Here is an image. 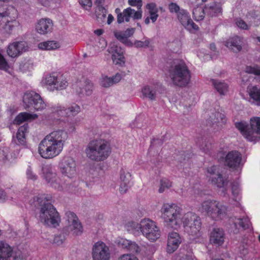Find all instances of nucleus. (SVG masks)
I'll list each match as a JSON object with an SVG mask.
<instances>
[{"label":"nucleus","mask_w":260,"mask_h":260,"mask_svg":"<svg viewBox=\"0 0 260 260\" xmlns=\"http://www.w3.org/2000/svg\"><path fill=\"white\" fill-rule=\"evenodd\" d=\"M9 66L4 56L0 53V69L7 71L9 69Z\"/></svg>","instance_id":"5fc2aeb1"},{"label":"nucleus","mask_w":260,"mask_h":260,"mask_svg":"<svg viewBox=\"0 0 260 260\" xmlns=\"http://www.w3.org/2000/svg\"><path fill=\"white\" fill-rule=\"evenodd\" d=\"M252 242L247 239H244L239 246L240 253L245 256L247 255L251 248Z\"/></svg>","instance_id":"4c0bfd02"},{"label":"nucleus","mask_w":260,"mask_h":260,"mask_svg":"<svg viewBox=\"0 0 260 260\" xmlns=\"http://www.w3.org/2000/svg\"><path fill=\"white\" fill-rule=\"evenodd\" d=\"M225 239V233L223 230L219 228H214L212 229L210 235V242L211 243L221 245Z\"/></svg>","instance_id":"5701e85b"},{"label":"nucleus","mask_w":260,"mask_h":260,"mask_svg":"<svg viewBox=\"0 0 260 260\" xmlns=\"http://www.w3.org/2000/svg\"><path fill=\"white\" fill-rule=\"evenodd\" d=\"M199 210L215 220L223 219L226 216L227 208L222 203L215 200L203 202Z\"/></svg>","instance_id":"0eeeda50"},{"label":"nucleus","mask_w":260,"mask_h":260,"mask_svg":"<svg viewBox=\"0 0 260 260\" xmlns=\"http://www.w3.org/2000/svg\"><path fill=\"white\" fill-rule=\"evenodd\" d=\"M66 236L64 233H60L54 237L53 243L57 246L62 245L66 241Z\"/></svg>","instance_id":"3c124183"},{"label":"nucleus","mask_w":260,"mask_h":260,"mask_svg":"<svg viewBox=\"0 0 260 260\" xmlns=\"http://www.w3.org/2000/svg\"><path fill=\"white\" fill-rule=\"evenodd\" d=\"M192 14L196 21H200L204 19L205 13L204 9L201 7H198L193 9Z\"/></svg>","instance_id":"a18cd8bd"},{"label":"nucleus","mask_w":260,"mask_h":260,"mask_svg":"<svg viewBox=\"0 0 260 260\" xmlns=\"http://www.w3.org/2000/svg\"><path fill=\"white\" fill-rule=\"evenodd\" d=\"M108 52L112 55V59L115 64L123 66L125 64V58L121 47L115 43H111L108 49Z\"/></svg>","instance_id":"aec40b11"},{"label":"nucleus","mask_w":260,"mask_h":260,"mask_svg":"<svg viewBox=\"0 0 260 260\" xmlns=\"http://www.w3.org/2000/svg\"><path fill=\"white\" fill-rule=\"evenodd\" d=\"M27 50L28 46L25 42L16 41L9 44L7 48V53L9 56L16 57Z\"/></svg>","instance_id":"f3484780"},{"label":"nucleus","mask_w":260,"mask_h":260,"mask_svg":"<svg viewBox=\"0 0 260 260\" xmlns=\"http://www.w3.org/2000/svg\"><path fill=\"white\" fill-rule=\"evenodd\" d=\"M235 224L236 225L239 224L240 226L244 229H248L251 225V222L248 217L236 219Z\"/></svg>","instance_id":"49530a36"},{"label":"nucleus","mask_w":260,"mask_h":260,"mask_svg":"<svg viewBox=\"0 0 260 260\" xmlns=\"http://www.w3.org/2000/svg\"><path fill=\"white\" fill-rule=\"evenodd\" d=\"M161 216L166 226L174 230L183 224L185 231L189 235H197L201 229L200 218L192 212L183 214L181 208L175 204L165 203L161 209Z\"/></svg>","instance_id":"f257e3e1"},{"label":"nucleus","mask_w":260,"mask_h":260,"mask_svg":"<svg viewBox=\"0 0 260 260\" xmlns=\"http://www.w3.org/2000/svg\"><path fill=\"white\" fill-rule=\"evenodd\" d=\"M135 31V29L134 28H127L126 30L123 31V34L126 39H128L129 37H131L134 34Z\"/></svg>","instance_id":"69168bd1"},{"label":"nucleus","mask_w":260,"mask_h":260,"mask_svg":"<svg viewBox=\"0 0 260 260\" xmlns=\"http://www.w3.org/2000/svg\"><path fill=\"white\" fill-rule=\"evenodd\" d=\"M25 256L19 250H13L7 243L0 241V260H23Z\"/></svg>","instance_id":"ddd939ff"},{"label":"nucleus","mask_w":260,"mask_h":260,"mask_svg":"<svg viewBox=\"0 0 260 260\" xmlns=\"http://www.w3.org/2000/svg\"><path fill=\"white\" fill-rule=\"evenodd\" d=\"M168 73L172 83L175 86L185 87L190 81V71L183 61H175L169 67Z\"/></svg>","instance_id":"39448f33"},{"label":"nucleus","mask_w":260,"mask_h":260,"mask_svg":"<svg viewBox=\"0 0 260 260\" xmlns=\"http://www.w3.org/2000/svg\"><path fill=\"white\" fill-rule=\"evenodd\" d=\"M66 109V116L68 117L75 116L81 111L80 107L76 104H73Z\"/></svg>","instance_id":"ea45409f"},{"label":"nucleus","mask_w":260,"mask_h":260,"mask_svg":"<svg viewBox=\"0 0 260 260\" xmlns=\"http://www.w3.org/2000/svg\"><path fill=\"white\" fill-rule=\"evenodd\" d=\"M79 3L83 7H88L90 8L92 6L91 0H79Z\"/></svg>","instance_id":"338daca9"},{"label":"nucleus","mask_w":260,"mask_h":260,"mask_svg":"<svg viewBox=\"0 0 260 260\" xmlns=\"http://www.w3.org/2000/svg\"><path fill=\"white\" fill-rule=\"evenodd\" d=\"M105 0H95V3L99 7L100 10L105 11L103 5H104Z\"/></svg>","instance_id":"774afa93"},{"label":"nucleus","mask_w":260,"mask_h":260,"mask_svg":"<svg viewBox=\"0 0 260 260\" xmlns=\"http://www.w3.org/2000/svg\"><path fill=\"white\" fill-rule=\"evenodd\" d=\"M75 88L79 95H89L92 92L93 84L89 80H85L77 83Z\"/></svg>","instance_id":"b1692460"},{"label":"nucleus","mask_w":260,"mask_h":260,"mask_svg":"<svg viewBox=\"0 0 260 260\" xmlns=\"http://www.w3.org/2000/svg\"><path fill=\"white\" fill-rule=\"evenodd\" d=\"M245 72L248 74L255 75L260 79V67L257 65L247 66Z\"/></svg>","instance_id":"09e8293b"},{"label":"nucleus","mask_w":260,"mask_h":260,"mask_svg":"<svg viewBox=\"0 0 260 260\" xmlns=\"http://www.w3.org/2000/svg\"><path fill=\"white\" fill-rule=\"evenodd\" d=\"M172 186V182L166 178H163L160 181V186L158 189L159 193H162L167 189H169Z\"/></svg>","instance_id":"de8ad7c7"},{"label":"nucleus","mask_w":260,"mask_h":260,"mask_svg":"<svg viewBox=\"0 0 260 260\" xmlns=\"http://www.w3.org/2000/svg\"><path fill=\"white\" fill-rule=\"evenodd\" d=\"M42 172L44 178L51 186L57 190L62 189L60 179L51 166H44L42 167Z\"/></svg>","instance_id":"dca6fc26"},{"label":"nucleus","mask_w":260,"mask_h":260,"mask_svg":"<svg viewBox=\"0 0 260 260\" xmlns=\"http://www.w3.org/2000/svg\"><path fill=\"white\" fill-rule=\"evenodd\" d=\"M122 76L119 73L116 74L114 76L109 77L108 76H103L100 80V84L101 86L104 88H109L114 84L120 82L121 80Z\"/></svg>","instance_id":"cd10ccee"},{"label":"nucleus","mask_w":260,"mask_h":260,"mask_svg":"<svg viewBox=\"0 0 260 260\" xmlns=\"http://www.w3.org/2000/svg\"><path fill=\"white\" fill-rule=\"evenodd\" d=\"M210 181L212 185L218 188H222V192L225 194L226 189L225 187L228 184V180L225 177H223L220 173H218L216 176H210Z\"/></svg>","instance_id":"c85d7f7f"},{"label":"nucleus","mask_w":260,"mask_h":260,"mask_svg":"<svg viewBox=\"0 0 260 260\" xmlns=\"http://www.w3.org/2000/svg\"><path fill=\"white\" fill-rule=\"evenodd\" d=\"M240 192L239 184L238 182H234L232 185V193L233 200L237 201L241 199Z\"/></svg>","instance_id":"a19ab883"},{"label":"nucleus","mask_w":260,"mask_h":260,"mask_svg":"<svg viewBox=\"0 0 260 260\" xmlns=\"http://www.w3.org/2000/svg\"><path fill=\"white\" fill-rule=\"evenodd\" d=\"M225 45L235 52H238L242 49V40L238 36H235L229 39Z\"/></svg>","instance_id":"7c9ffc66"},{"label":"nucleus","mask_w":260,"mask_h":260,"mask_svg":"<svg viewBox=\"0 0 260 260\" xmlns=\"http://www.w3.org/2000/svg\"><path fill=\"white\" fill-rule=\"evenodd\" d=\"M241 155L237 151L229 152L225 158V164L231 168L236 169L241 165Z\"/></svg>","instance_id":"412c9836"},{"label":"nucleus","mask_w":260,"mask_h":260,"mask_svg":"<svg viewBox=\"0 0 260 260\" xmlns=\"http://www.w3.org/2000/svg\"><path fill=\"white\" fill-rule=\"evenodd\" d=\"M157 87L154 85H147L141 89V93L143 98L148 99L150 101H155L157 96Z\"/></svg>","instance_id":"bb28decb"},{"label":"nucleus","mask_w":260,"mask_h":260,"mask_svg":"<svg viewBox=\"0 0 260 260\" xmlns=\"http://www.w3.org/2000/svg\"><path fill=\"white\" fill-rule=\"evenodd\" d=\"M59 168L61 173L64 176L72 178L76 173V163L71 157H63L59 163Z\"/></svg>","instance_id":"4468645a"},{"label":"nucleus","mask_w":260,"mask_h":260,"mask_svg":"<svg viewBox=\"0 0 260 260\" xmlns=\"http://www.w3.org/2000/svg\"><path fill=\"white\" fill-rule=\"evenodd\" d=\"M38 1L44 7L54 8L59 4L60 0H38Z\"/></svg>","instance_id":"8fccbe9b"},{"label":"nucleus","mask_w":260,"mask_h":260,"mask_svg":"<svg viewBox=\"0 0 260 260\" xmlns=\"http://www.w3.org/2000/svg\"><path fill=\"white\" fill-rule=\"evenodd\" d=\"M129 188V182H120L119 191L121 194L126 192Z\"/></svg>","instance_id":"4d7b16f0"},{"label":"nucleus","mask_w":260,"mask_h":260,"mask_svg":"<svg viewBox=\"0 0 260 260\" xmlns=\"http://www.w3.org/2000/svg\"><path fill=\"white\" fill-rule=\"evenodd\" d=\"M8 158V150L7 149H0V164L6 163Z\"/></svg>","instance_id":"864d4df0"},{"label":"nucleus","mask_w":260,"mask_h":260,"mask_svg":"<svg viewBox=\"0 0 260 260\" xmlns=\"http://www.w3.org/2000/svg\"><path fill=\"white\" fill-rule=\"evenodd\" d=\"M142 17V9H138L135 11L134 9L128 7L124 9L122 12L118 14L117 21L118 23H121L124 21L128 22L131 18L133 19H140Z\"/></svg>","instance_id":"a211bd4d"},{"label":"nucleus","mask_w":260,"mask_h":260,"mask_svg":"<svg viewBox=\"0 0 260 260\" xmlns=\"http://www.w3.org/2000/svg\"><path fill=\"white\" fill-rule=\"evenodd\" d=\"M211 82L215 89L220 95H225L227 93L229 86L224 82L215 79H211Z\"/></svg>","instance_id":"473e14b6"},{"label":"nucleus","mask_w":260,"mask_h":260,"mask_svg":"<svg viewBox=\"0 0 260 260\" xmlns=\"http://www.w3.org/2000/svg\"><path fill=\"white\" fill-rule=\"evenodd\" d=\"M119 260H138V258L134 255L125 254L122 255Z\"/></svg>","instance_id":"0e129e2a"},{"label":"nucleus","mask_w":260,"mask_h":260,"mask_svg":"<svg viewBox=\"0 0 260 260\" xmlns=\"http://www.w3.org/2000/svg\"><path fill=\"white\" fill-rule=\"evenodd\" d=\"M125 227L128 231H135L136 232L141 231L142 226L141 221L138 223L135 221H131L127 222L125 224Z\"/></svg>","instance_id":"c03bdc74"},{"label":"nucleus","mask_w":260,"mask_h":260,"mask_svg":"<svg viewBox=\"0 0 260 260\" xmlns=\"http://www.w3.org/2000/svg\"><path fill=\"white\" fill-rule=\"evenodd\" d=\"M38 117L36 114H30L27 112H21L19 113L13 121L14 124L19 125L29 120L35 119Z\"/></svg>","instance_id":"2f4dec72"},{"label":"nucleus","mask_w":260,"mask_h":260,"mask_svg":"<svg viewBox=\"0 0 260 260\" xmlns=\"http://www.w3.org/2000/svg\"><path fill=\"white\" fill-rule=\"evenodd\" d=\"M115 37L124 44H128V40L126 39L125 35H124L123 32H115Z\"/></svg>","instance_id":"13d9d810"},{"label":"nucleus","mask_w":260,"mask_h":260,"mask_svg":"<svg viewBox=\"0 0 260 260\" xmlns=\"http://www.w3.org/2000/svg\"><path fill=\"white\" fill-rule=\"evenodd\" d=\"M116 243L119 247L126 249L132 252H138L139 250V247L136 243L126 239L119 238L117 239Z\"/></svg>","instance_id":"c756f323"},{"label":"nucleus","mask_w":260,"mask_h":260,"mask_svg":"<svg viewBox=\"0 0 260 260\" xmlns=\"http://www.w3.org/2000/svg\"><path fill=\"white\" fill-rule=\"evenodd\" d=\"M131 174L128 169L122 168L120 171V182H129Z\"/></svg>","instance_id":"37998d69"},{"label":"nucleus","mask_w":260,"mask_h":260,"mask_svg":"<svg viewBox=\"0 0 260 260\" xmlns=\"http://www.w3.org/2000/svg\"><path fill=\"white\" fill-rule=\"evenodd\" d=\"M181 242L179 235L176 232L169 233L168 238L167 251L169 253L174 252Z\"/></svg>","instance_id":"4be33fe9"},{"label":"nucleus","mask_w":260,"mask_h":260,"mask_svg":"<svg viewBox=\"0 0 260 260\" xmlns=\"http://www.w3.org/2000/svg\"><path fill=\"white\" fill-rule=\"evenodd\" d=\"M236 127L248 141L255 143L260 139V117L251 118L250 125L245 121L235 123Z\"/></svg>","instance_id":"423d86ee"},{"label":"nucleus","mask_w":260,"mask_h":260,"mask_svg":"<svg viewBox=\"0 0 260 260\" xmlns=\"http://www.w3.org/2000/svg\"><path fill=\"white\" fill-rule=\"evenodd\" d=\"M150 41L147 38H144V41H135L134 45L136 48H147L149 47Z\"/></svg>","instance_id":"603ef678"},{"label":"nucleus","mask_w":260,"mask_h":260,"mask_svg":"<svg viewBox=\"0 0 260 260\" xmlns=\"http://www.w3.org/2000/svg\"><path fill=\"white\" fill-rule=\"evenodd\" d=\"M38 48L43 50H53L60 47L59 42L55 41H47L38 44Z\"/></svg>","instance_id":"72a5a7b5"},{"label":"nucleus","mask_w":260,"mask_h":260,"mask_svg":"<svg viewBox=\"0 0 260 260\" xmlns=\"http://www.w3.org/2000/svg\"><path fill=\"white\" fill-rule=\"evenodd\" d=\"M66 225L64 231L68 234L74 236L81 235L83 232V228L77 216L71 211L65 213Z\"/></svg>","instance_id":"f8f14e48"},{"label":"nucleus","mask_w":260,"mask_h":260,"mask_svg":"<svg viewBox=\"0 0 260 260\" xmlns=\"http://www.w3.org/2000/svg\"><path fill=\"white\" fill-rule=\"evenodd\" d=\"M236 24L237 26L242 29L247 30L249 29V26L246 23V22L241 19H238L236 21Z\"/></svg>","instance_id":"bf43d9fd"},{"label":"nucleus","mask_w":260,"mask_h":260,"mask_svg":"<svg viewBox=\"0 0 260 260\" xmlns=\"http://www.w3.org/2000/svg\"><path fill=\"white\" fill-rule=\"evenodd\" d=\"M50 197L39 194L34 198V205L39 206L38 219L45 225L56 228L59 225L60 218L53 205L48 201Z\"/></svg>","instance_id":"7ed1b4c3"},{"label":"nucleus","mask_w":260,"mask_h":260,"mask_svg":"<svg viewBox=\"0 0 260 260\" xmlns=\"http://www.w3.org/2000/svg\"><path fill=\"white\" fill-rule=\"evenodd\" d=\"M146 7L148 10L150 20L152 22H155L158 17V11L156 4L153 3H149L146 5Z\"/></svg>","instance_id":"c9c22d12"},{"label":"nucleus","mask_w":260,"mask_h":260,"mask_svg":"<svg viewBox=\"0 0 260 260\" xmlns=\"http://www.w3.org/2000/svg\"><path fill=\"white\" fill-rule=\"evenodd\" d=\"M18 17L17 9L9 5L2 12H0V26L7 33L11 34L19 23L16 19Z\"/></svg>","instance_id":"6e6552de"},{"label":"nucleus","mask_w":260,"mask_h":260,"mask_svg":"<svg viewBox=\"0 0 260 260\" xmlns=\"http://www.w3.org/2000/svg\"><path fill=\"white\" fill-rule=\"evenodd\" d=\"M210 120L213 124L221 125L226 122V118L223 113L216 112L210 116Z\"/></svg>","instance_id":"f704fd0d"},{"label":"nucleus","mask_w":260,"mask_h":260,"mask_svg":"<svg viewBox=\"0 0 260 260\" xmlns=\"http://www.w3.org/2000/svg\"><path fill=\"white\" fill-rule=\"evenodd\" d=\"M251 104L260 106V87L257 85H250L247 89Z\"/></svg>","instance_id":"a878e982"},{"label":"nucleus","mask_w":260,"mask_h":260,"mask_svg":"<svg viewBox=\"0 0 260 260\" xmlns=\"http://www.w3.org/2000/svg\"><path fill=\"white\" fill-rule=\"evenodd\" d=\"M68 138V134L63 129L51 132L39 143V154L45 159H52L58 156L62 151Z\"/></svg>","instance_id":"f03ea898"},{"label":"nucleus","mask_w":260,"mask_h":260,"mask_svg":"<svg viewBox=\"0 0 260 260\" xmlns=\"http://www.w3.org/2000/svg\"><path fill=\"white\" fill-rule=\"evenodd\" d=\"M47 89L51 91L65 89L68 85L66 78L61 75L52 73L46 75L42 80Z\"/></svg>","instance_id":"9b49d317"},{"label":"nucleus","mask_w":260,"mask_h":260,"mask_svg":"<svg viewBox=\"0 0 260 260\" xmlns=\"http://www.w3.org/2000/svg\"><path fill=\"white\" fill-rule=\"evenodd\" d=\"M28 132V125L24 124L20 126L16 134V139L18 143L19 144H23L25 140V135Z\"/></svg>","instance_id":"e433bc0d"},{"label":"nucleus","mask_w":260,"mask_h":260,"mask_svg":"<svg viewBox=\"0 0 260 260\" xmlns=\"http://www.w3.org/2000/svg\"><path fill=\"white\" fill-rule=\"evenodd\" d=\"M86 156L91 160L102 161L106 160L111 153L110 143L99 138L89 142L85 150Z\"/></svg>","instance_id":"20e7f679"},{"label":"nucleus","mask_w":260,"mask_h":260,"mask_svg":"<svg viewBox=\"0 0 260 260\" xmlns=\"http://www.w3.org/2000/svg\"><path fill=\"white\" fill-rule=\"evenodd\" d=\"M177 18L184 28L189 31L199 29V27L193 22L189 13L187 11L181 9V11L178 13Z\"/></svg>","instance_id":"6ab92c4d"},{"label":"nucleus","mask_w":260,"mask_h":260,"mask_svg":"<svg viewBox=\"0 0 260 260\" xmlns=\"http://www.w3.org/2000/svg\"><path fill=\"white\" fill-rule=\"evenodd\" d=\"M27 178L28 179L36 180L37 179L38 176L35 174L30 168H28L26 171Z\"/></svg>","instance_id":"e2e57ef3"},{"label":"nucleus","mask_w":260,"mask_h":260,"mask_svg":"<svg viewBox=\"0 0 260 260\" xmlns=\"http://www.w3.org/2000/svg\"><path fill=\"white\" fill-rule=\"evenodd\" d=\"M93 260H109L110 257L109 247L103 242L98 241L92 249Z\"/></svg>","instance_id":"2eb2a0df"},{"label":"nucleus","mask_w":260,"mask_h":260,"mask_svg":"<svg viewBox=\"0 0 260 260\" xmlns=\"http://www.w3.org/2000/svg\"><path fill=\"white\" fill-rule=\"evenodd\" d=\"M128 3L132 6L137 7L138 9H141L143 5L142 0H128Z\"/></svg>","instance_id":"052dcab7"},{"label":"nucleus","mask_w":260,"mask_h":260,"mask_svg":"<svg viewBox=\"0 0 260 260\" xmlns=\"http://www.w3.org/2000/svg\"><path fill=\"white\" fill-rule=\"evenodd\" d=\"M23 106L25 109H35L42 111L46 107V104L41 95L35 91H28L23 96Z\"/></svg>","instance_id":"9d476101"},{"label":"nucleus","mask_w":260,"mask_h":260,"mask_svg":"<svg viewBox=\"0 0 260 260\" xmlns=\"http://www.w3.org/2000/svg\"><path fill=\"white\" fill-rule=\"evenodd\" d=\"M218 167L217 166H212L207 169V172L211 175V176H216L218 172Z\"/></svg>","instance_id":"680f3d73"},{"label":"nucleus","mask_w":260,"mask_h":260,"mask_svg":"<svg viewBox=\"0 0 260 260\" xmlns=\"http://www.w3.org/2000/svg\"><path fill=\"white\" fill-rule=\"evenodd\" d=\"M52 113L60 116H66V108L60 105L57 104L52 106L51 108Z\"/></svg>","instance_id":"79ce46f5"},{"label":"nucleus","mask_w":260,"mask_h":260,"mask_svg":"<svg viewBox=\"0 0 260 260\" xmlns=\"http://www.w3.org/2000/svg\"><path fill=\"white\" fill-rule=\"evenodd\" d=\"M53 22L49 18H43L38 21L36 29L41 35H45L51 32L53 28Z\"/></svg>","instance_id":"393cba45"},{"label":"nucleus","mask_w":260,"mask_h":260,"mask_svg":"<svg viewBox=\"0 0 260 260\" xmlns=\"http://www.w3.org/2000/svg\"><path fill=\"white\" fill-rule=\"evenodd\" d=\"M200 149L205 153H207L212 148V143L209 139H202L199 142Z\"/></svg>","instance_id":"58836bf2"},{"label":"nucleus","mask_w":260,"mask_h":260,"mask_svg":"<svg viewBox=\"0 0 260 260\" xmlns=\"http://www.w3.org/2000/svg\"><path fill=\"white\" fill-rule=\"evenodd\" d=\"M169 10L171 13H175L177 15L178 13L181 11L179 6L174 3H171L169 5Z\"/></svg>","instance_id":"6e6d98bb"},{"label":"nucleus","mask_w":260,"mask_h":260,"mask_svg":"<svg viewBox=\"0 0 260 260\" xmlns=\"http://www.w3.org/2000/svg\"><path fill=\"white\" fill-rule=\"evenodd\" d=\"M141 233L150 242H155L160 236V231L157 223L149 219L145 218L141 220Z\"/></svg>","instance_id":"1a4fd4ad"}]
</instances>
